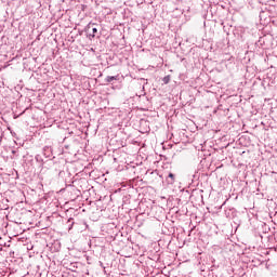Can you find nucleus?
<instances>
[{"label":"nucleus","mask_w":277,"mask_h":277,"mask_svg":"<svg viewBox=\"0 0 277 277\" xmlns=\"http://www.w3.org/2000/svg\"><path fill=\"white\" fill-rule=\"evenodd\" d=\"M88 31H89L90 36H92V38H94V36H96V34H98V29L96 28V24L90 23L88 25Z\"/></svg>","instance_id":"f257e3e1"},{"label":"nucleus","mask_w":277,"mask_h":277,"mask_svg":"<svg viewBox=\"0 0 277 277\" xmlns=\"http://www.w3.org/2000/svg\"><path fill=\"white\" fill-rule=\"evenodd\" d=\"M169 179L171 180V185L174 183V173H169Z\"/></svg>","instance_id":"7ed1b4c3"},{"label":"nucleus","mask_w":277,"mask_h":277,"mask_svg":"<svg viewBox=\"0 0 277 277\" xmlns=\"http://www.w3.org/2000/svg\"><path fill=\"white\" fill-rule=\"evenodd\" d=\"M118 80V77L117 76H108L107 78H106V81L108 82V83H111V81H117Z\"/></svg>","instance_id":"f03ea898"},{"label":"nucleus","mask_w":277,"mask_h":277,"mask_svg":"<svg viewBox=\"0 0 277 277\" xmlns=\"http://www.w3.org/2000/svg\"><path fill=\"white\" fill-rule=\"evenodd\" d=\"M163 81H164V83H169L170 82V76L164 77Z\"/></svg>","instance_id":"20e7f679"}]
</instances>
